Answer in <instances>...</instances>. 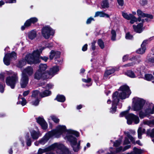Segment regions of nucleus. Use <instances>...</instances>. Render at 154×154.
<instances>
[{"label":"nucleus","instance_id":"69168bd1","mask_svg":"<svg viewBox=\"0 0 154 154\" xmlns=\"http://www.w3.org/2000/svg\"><path fill=\"white\" fill-rule=\"evenodd\" d=\"M147 40H144L142 44H141V45L142 46V47H146V45L147 44Z\"/></svg>","mask_w":154,"mask_h":154},{"label":"nucleus","instance_id":"e433bc0d","mask_svg":"<svg viewBox=\"0 0 154 154\" xmlns=\"http://www.w3.org/2000/svg\"><path fill=\"white\" fill-rule=\"evenodd\" d=\"M144 79L148 81H150L154 79V77L151 74H146L145 75Z\"/></svg>","mask_w":154,"mask_h":154},{"label":"nucleus","instance_id":"20e7f679","mask_svg":"<svg viewBox=\"0 0 154 154\" xmlns=\"http://www.w3.org/2000/svg\"><path fill=\"white\" fill-rule=\"evenodd\" d=\"M74 135L76 137L79 136L78 132L75 131L70 130L67 133L66 137H65L71 143V145L75 152H78L80 149V141L77 143V139L73 136Z\"/></svg>","mask_w":154,"mask_h":154},{"label":"nucleus","instance_id":"1a4fd4ad","mask_svg":"<svg viewBox=\"0 0 154 154\" xmlns=\"http://www.w3.org/2000/svg\"><path fill=\"white\" fill-rule=\"evenodd\" d=\"M130 20H131L130 23L131 24H133L135 22H136L137 21L142 22V23H139L137 26L134 25L133 26L134 29L136 32L139 33L141 32L142 31V27L143 26L142 23L144 22V20L142 19L141 20L140 17H138V18H137L133 15H132V17H130Z\"/></svg>","mask_w":154,"mask_h":154},{"label":"nucleus","instance_id":"2f4dec72","mask_svg":"<svg viewBox=\"0 0 154 154\" xmlns=\"http://www.w3.org/2000/svg\"><path fill=\"white\" fill-rule=\"evenodd\" d=\"M131 147L130 145H127L125 146L123 149L122 146H120L119 147L117 148L116 149V151L117 152H119L121 151L122 150L123 151L129 149Z\"/></svg>","mask_w":154,"mask_h":154},{"label":"nucleus","instance_id":"09e8293b","mask_svg":"<svg viewBox=\"0 0 154 154\" xmlns=\"http://www.w3.org/2000/svg\"><path fill=\"white\" fill-rule=\"evenodd\" d=\"M125 38L127 39H131L133 38V36L129 33H128L126 34Z\"/></svg>","mask_w":154,"mask_h":154},{"label":"nucleus","instance_id":"7c9ffc66","mask_svg":"<svg viewBox=\"0 0 154 154\" xmlns=\"http://www.w3.org/2000/svg\"><path fill=\"white\" fill-rule=\"evenodd\" d=\"M21 97V95H20L18 97V99L19 100H20V99H21L22 100V101L21 102L20 101L17 102V104H19L20 103H21L22 106H23L26 104V101L24 98Z\"/></svg>","mask_w":154,"mask_h":154},{"label":"nucleus","instance_id":"a878e982","mask_svg":"<svg viewBox=\"0 0 154 154\" xmlns=\"http://www.w3.org/2000/svg\"><path fill=\"white\" fill-rule=\"evenodd\" d=\"M145 131V129L142 128L141 127L139 128L138 131V136L139 139H141L142 138V135L144 133Z\"/></svg>","mask_w":154,"mask_h":154},{"label":"nucleus","instance_id":"6ab92c4d","mask_svg":"<svg viewBox=\"0 0 154 154\" xmlns=\"http://www.w3.org/2000/svg\"><path fill=\"white\" fill-rule=\"evenodd\" d=\"M29 81L28 76H25L22 75L20 82V85L22 88H25L27 86Z\"/></svg>","mask_w":154,"mask_h":154},{"label":"nucleus","instance_id":"412c9836","mask_svg":"<svg viewBox=\"0 0 154 154\" xmlns=\"http://www.w3.org/2000/svg\"><path fill=\"white\" fill-rule=\"evenodd\" d=\"M28 38L31 40H33L37 36V32L34 30H32L29 32L27 34Z\"/></svg>","mask_w":154,"mask_h":154},{"label":"nucleus","instance_id":"4c0bfd02","mask_svg":"<svg viewBox=\"0 0 154 154\" xmlns=\"http://www.w3.org/2000/svg\"><path fill=\"white\" fill-rule=\"evenodd\" d=\"M51 119H52L54 122L56 123H58L59 121V119L54 115H52L49 117L48 119L50 120Z\"/></svg>","mask_w":154,"mask_h":154},{"label":"nucleus","instance_id":"b1692460","mask_svg":"<svg viewBox=\"0 0 154 154\" xmlns=\"http://www.w3.org/2000/svg\"><path fill=\"white\" fill-rule=\"evenodd\" d=\"M131 61L135 62V63L132 62L128 63L127 64L124 65V66L125 67H127L133 66L135 64V63H136V61L138 60V59L135 57H134L131 59Z\"/></svg>","mask_w":154,"mask_h":154},{"label":"nucleus","instance_id":"f257e3e1","mask_svg":"<svg viewBox=\"0 0 154 154\" xmlns=\"http://www.w3.org/2000/svg\"><path fill=\"white\" fill-rule=\"evenodd\" d=\"M119 90L121 92L118 93L116 91L112 95V107L110 112L112 113H114L116 111V105L119 101V98L122 99H124L128 97L131 93L128 86L124 85L121 86Z\"/></svg>","mask_w":154,"mask_h":154},{"label":"nucleus","instance_id":"2eb2a0df","mask_svg":"<svg viewBox=\"0 0 154 154\" xmlns=\"http://www.w3.org/2000/svg\"><path fill=\"white\" fill-rule=\"evenodd\" d=\"M137 14L139 17H146L147 18L145 19V20L147 21H149L150 19H152L153 17L152 15L150 14H145L142 12L141 10L138 9L137 11Z\"/></svg>","mask_w":154,"mask_h":154},{"label":"nucleus","instance_id":"79ce46f5","mask_svg":"<svg viewBox=\"0 0 154 154\" xmlns=\"http://www.w3.org/2000/svg\"><path fill=\"white\" fill-rule=\"evenodd\" d=\"M98 44L101 49H103L104 47V43L103 41L101 39H99L98 41Z\"/></svg>","mask_w":154,"mask_h":154},{"label":"nucleus","instance_id":"338daca9","mask_svg":"<svg viewBox=\"0 0 154 154\" xmlns=\"http://www.w3.org/2000/svg\"><path fill=\"white\" fill-rule=\"evenodd\" d=\"M4 78V73H2L0 74V79L3 81Z\"/></svg>","mask_w":154,"mask_h":154},{"label":"nucleus","instance_id":"0eeeda50","mask_svg":"<svg viewBox=\"0 0 154 154\" xmlns=\"http://www.w3.org/2000/svg\"><path fill=\"white\" fill-rule=\"evenodd\" d=\"M8 75H12L11 76L7 77L5 81L6 84L10 86L12 89L14 88L16 84L18 81V77L17 73H15L11 71L8 73Z\"/></svg>","mask_w":154,"mask_h":154},{"label":"nucleus","instance_id":"a211bd4d","mask_svg":"<svg viewBox=\"0 0 154 154\" xmlns=\"http://www.w3.org/2000/svg\"><path fill=\"white\" fill-rule=\"evenodd\" d=\"M37 122L41 126L43 129H46L48 128V125L42 117H38L36 118Z\"/></svg>","mask_w":154,"mask_h":154},{"label":"nucleus","instance_id":"f03ea898","mask_svg":"<svg viewBox=\"0 0 154 154\" xmlns=\"http://www.w3.org/2000/svg\"><path fill=\"white\" fill-rule=\"evenodd\" d=\"M40 56L39 52L38 50L33 51L32 54H29L26 55L25 59L20 60L17 65L19 68H21L26 64V62L29 64L37 63L38 62Z\"/></svg>","mask_w":154,"mask_h":154},{"label":"nucleus","instance_id":"49530a36","mask_svg":"<svg viewBox=\"0 0 154 154\" xmlns=\"http://www.w3.org/2000/svg\"><path fill=\"white\" fill-rule=\"evenodd\" d=\"M145 113L146 115L152 114L151 109L150 107H148L145 110Z\"/></svg>","mask_w":154,"mask_h":154},{"label":"nucleus","instance_id":"8fccbe9b","mask_svg":"<svg viewBox=\"0 0 154 154\" xmlns=\"http://www.w3.org/2000/svg\"><path fill=\"white\" fill-rule=\"evenodd\" d=\"M146 115L145 113V112L144 113L142 111H140L139 112V116L141 118H143L144 117L146 116Z\"/></svg>","mask_w":154,"mask_h":154},{"label":"nucleus","instance_id":"f704fd0d","mask_svg":"<svg viewBox=\"0 0 154 154\" xmlns=\"http://www.w3.org/2000/svg\"><path fill=\"white\" fill-rule=\"evenodd\" d=\"M146 49V47H142L141 45L140 48L137 50V52L138 54H142L145 52Z\"/></svg>","mask_w":154,"mask_h":154},{"label":"nucleus","instance_id":"c756f323","mask_svg":"<svg viewBox=\"0 0 154 154\" xmlns=\"http://www.w3.org/2000/svg\"><path fill=\"white\" fill-rule=\"evenodd\" d=\"M125 74L131 78H134L136 77L134 73L131 70L128 71L125 73Z\"/></svg>","mask_w":154,"mask_h":154},{"label":"nucleus","instance_id":"864d4df0","mask_svg":"<svg viewBox=\"0 0 154 154\" xmlns=\"http://www.w3.org/2000/svg\"><path fill=\"white\" fill-rule=\"evenodd\" d=\"M96 43V41H94L91 43V49L93 51H94L96 47L95 46V44Z\"/></svg>","mask_w":154,"mask_h":154},{"label":"nucleus","instance_id":"13d9d810","mask_svg":"<svg viewBox=\"0 0 154 154\" xmlns=\"http://www.w3.org/2000/svg\"><path fill=\"white\" fill-rule=\"evenodd\" d=\"M117 1L119 5L122 6L123 5L124 3L123 0H117Z\"/></svg>","mask_w":154,"mask_h":154},{"label":"nucleus","instance_id":"aec40b11","mask_svg":"<svg viewBox=\"0 0 154 154\" xmlns=\"http://www.w3.org/2000/svg\"><path fill=\"white\" fill-rule=\"evenodd\" d=\"M124 133L126 136L129 138L131 142L132 143H134V138L132 137L130 134V133L132 135L135 134V132L134 131L130 130H129V132L125 131L124 132Z\"/></svg>","mask_w":154,"mask_h":154},{"label":"nucleus","instance_id":"4d7b16f0","mask_svg":"<svg viewBox=\"0 0 154 154\" xmlns=\"http://www.w3.org/2000/svg\"><path fill=\"white\" fill-rule=\"evenodd\" d=\"M53 85L51 84H48L46 86V89H49L52 88L53 86Z\"/></svg>","mask_w":154,"mask_h":154},{"label":"nucleus","instance_id":"e2e57ef3","mask_svg":"<svg viewBox=\"0 0 154 154\" xmlns=\"http://www.w3.org/2000/svg\"><path fill=\"white\" fill-rule=\"evenodd\" d=\"M88 45L87 44H85L82 48V50L83 51H85L87 50V49Z\"/></svg>","mask_w":154,"mask_h":154},{"label":"nucleus","instance_id":"0e129e2a","mask_svg":"<svg viewBox=\"0 0 154 154\" xmlns=\"http://www.w3.org/2000/svg\"><path fill=\"white\" fill-rule=\"evenodd\" d=\"M148 61L149 62L151 63H154V58L151 57V58H149L148 59Z\"/></svg>","mask_w":154,"mask_h":154},{"label":"nucleus","instance_id":"680f3d73","mask_svg":"<svg viewBox=\"0 0 154 154\" xmlns=\"http://www.w3.org/2000/svg\"><path fill=\"white\" fill-rule=\"evenodd\" d=\"M147 3V1L146 0H142L140 2V4L143 5H145Z\"/></svg>","mask_w":154,"mask_h":154},{"label":"nucleus","instance_id":"a18cd8bd","mask_svg":"<svg viewBox=\"0 0 154 154\" xmlns=\"http://www.w3.org/2000/svg\"><path fill=\"white\" fill-rule=\"evenodd\" d=\"M144 123L145 124L147 125H150L151 124H152L154 125V120L149 121H145L144 122Z\"/></svg>","mask_w":154,"mask_h":154},{"label":"nucleus","instance_id":"7ed1b4c3","mask_svg":"<svg viewBox=\"0 0 154 154\" xmlns=\"http://www.w3.org/2000/svg\"><path fill=\"white\" fill-rule=\"evenodd\" d=\"M66 131V127L64 125H59L56 129L51 131L49 132L46 134L39 141V143L44 144L49 140V138L52 136H55L58 137L63 133Z\"/></svg>","mask_w":154,"mask_h":154},{"label":"nucleus","instance_id":"774afa93","mask_svg":"<svg viewBox=\"0 0 154 154\" xmlns=\"http://www.w3.org/2000/svg\"><path fill=\"white\" fill-rule=\"evenodd\" d=\"M29 92V91H28V90L25 91L24 92L23 94V96L24 97H25V96H27V95L28 94Z\"/></svg>","mask_w":154,"mask_h":154},{"label":"nucleus","instance_id":"ea45409f","mask_svg":"<svg viewBox=\"0 0 154 154\" xmlns=\"http://www.w3.org/2000/svg\"><path fill=\"white\" fill-rule=\"evenodd\" d=\"M40 93L37 90L34 91L32 92V97L35 98H38V96H40Z\"/></svg>","mask_w":154,"mask_h":154},{"label":"nucleus","instance_id":"c9c22d12","mask_svg":"<svg viewBox=\"0 0 154 154\" xmlns=\"http://www.w3.org/2000/svg\"><path fill=\"white\" fill-rule=\"evenodd\" d=\"M122 14L123 17L125 19L128 20H130V17H132V14H128L127 13L124 12H122Z\"/></svg>","mask_w":154,"mask_h":154},{"label":"nucleus","instance_id":"cd10ccee","mask_svg":"<svg viewBox=\"0 0 154 154\" xmlns=\"http://www.w3.org/2000/svg\"><path fill=\"white\" fill-rule=\"evenodd\" d=\"M134 151L130 153H128L127 154H141L143 152L142 150L134 147Z\"/></svg>","mask_w":154,"mask_h":154},{"label":"nucleus","instance_id":"5fc2aeb1","mask_svg":"<svg viewBox=\"0 0 154 154\" xmlns=\"http://www.w3.org/2000/svg\"><path fill=\"white\" fill-rule=\"evenodd\" d=\"M5 87V85H0V92L2 93L4 92V88Z\"/></svg>","mask_w":154,"mask_h":154},{"label":"nucleus","instance_id":"f8f14e48","mask_svg":"<svg viewBox=\"0 0 154 154\" xmlns=\"http://www.w3.org/2000/svg\"><path fill=\"white\" fill-rule=\"evenodd\" d=\"M34 78L37 79H45L48 78L47 72H44L38 70L35 73Z\"/></svg>","mask_w":154,"mask_h":154},{"label":"nucleus","instance_id":"ddd939ff","mask_svg":"<svg viewBox=\"0 0 154 154\" xmlns=\"http://www.w3.org/2000/svg\"><path fill=\"white\" fill-rule=\"evenodd\" d=\"M60 70L58 66H55L51 68L48 72H47L49 79H51L57 74Z\"/></svg>","mask_w":154,"mask_h":154},{"label":"nucleus","instance_id":"3c124183","mask_svg":"<svg viewBox=\"0 0 154 154\" xmlns=\"http://www.w3.org/2000/svg\"><path fill=\"white\" fill-rule=\"evenodd\" d=\"M31 23L29 20V19L27 20L26 22L25 23V26L26 27H28L30 26Z\"/></svg>","mask_w":154,"mask_h":154},{"label":"nucleus","instance_id":"bb28decb","mask_svg":"<svg viewBox=\"0 0 154 154\" xmlns=\"http://www.w3.org/2000/svg\"><path fill=\"white\" fill-rule=\"evenodd\" d=\"M51 94V91L48 90H46L40 93V96L43 97L49 96Z\"/></svg>","mask_w":154,"mask_h":154},{"label":"nucleus","instance_id":"f3484780","mask_svg":"<svg viewBox=\"0 0 154 154\" xmlns=\"http://www.w3.org/2000/svg\"><path fill=\"white\" fill-rule=\"evenodd\" d=\"M33 72L32 68L31 66H28L23 69L22 72V75L25 76H31L33 74Z\"/></svg>","mask_w":154,"mask_h":154},{"label":"nucleus","instance_id":"9b49d317","mask_svg":"<svg viewBox=\"0 0 154 154\" xmlns=\"http://www.w3.org/2000/svg\"><path fill=\"white\" fill-rule=\"evenodd\" d=\"M16 58V54L13 51L11 53H8L5 55L3 61L5 65L8 66L10 65L11 60H15Z\"/></svg>","mask_w":154,"mask_h":154},{"label":"nucleus","instance_id":"de8ad7c7","mask_svg":"<svg viewBox=\"0 0 154 154\" xmlns=\"http://www.w3.org/2000/svg\"><path fill=\"white\" fill-rule=\"evenodd\" d=\"M31 23H34L36 22L38 20V19L36 17H32L29 19Z\"/></svg>","mask_w":154,"mask_h":154},{"label":"nucleus","instance_id":"6e6552de","mask_svg":"<svg viewBox=\"0 0 154 154\" xmlns=\"http://www.w3.org/2000/svg\"><path fill=\"white\" fill-rule=\"evenodd\" d=\"M133 100L132 107L133 110L135 111L141 110L145 103L143 99L137 97L134 98Z\"/></svg>","mask_w":154,"mask_h":154},{"label":"nucleus","instance_id":"473e14b6","mask_svg":"<svg viewBox=\"0 0 154 154\" xmlns=\"http://www.w3.org/2000/svg\"><path fill=\"white\" fill-rule=\"evenodd\" d=\"M25 138L26 139V142L27 145L28 146H30L31 144V139L29 137V135L28 134H27L25 137Z\"/></svg>","mask_w":154,"mask_h":154},{"label":"nucleus","instance_id":"c03bdc74","mask_svg":"<svg viewBox=\"0 0 154 154\" xmlns=\"http://www.w3.org/2000/svg\"><path fill=\"white\" fill-rule=\"evenodd\" d=\"M111 33L112 35L111 38L112 40V41L115 40L116 36V31L114 30H112L111 31Z\"/></svg>","mask_w":154,"mask_h":154},{"label":"nucleus","instance_id":"a19ab883","mask_svg":"<svg viewBox=\"0 0 154 154\" xmlns=\"http://www.w3.org/2000/svg\"><path fill=\"white\" fill-rule=\"evenodd\" d=\"M53 46L52 44L51 43H48L45 45V47H43L42 48V49H40L39 50L37 49L38 51L39 52V54H40L42 52V50L46 48H51Z\"/></svg>","mask_w":154,"mask_h":154},{"label":"nucleus","instance_id":"37998d69","mask_svg":"<svg viewBox=\"0 0 154 154\" xmlns=\"http://www.w3.org/2000/svg\"><path fill=\"white\" fill-rule=\"evenodd\" d=\"M123 137H122L121 138L119 139V140H116L115 142L114 143V146L115 147H117L119 146L121 144L122 139Z\"/></svg>","mask_w":154,"mask_h":154},{"label":"nucleus","instance_id":"4468645a","mask_svg":"<svg viewBox=\"0 0 154 154\" xmlns=\"http://www.w3.org/2000/svg\"><path fill=\"white\" fill-rule=\"evenodd\" d=\"M49 58L50 60H52L54 57H55V62L56 63H59V59L58 58L60 55V53L59 51H55L52 50L50 53Z\"/></svg>","mask_w":154,"mask_h":154},{"label":"nucleus","instance_id":"72a5a7b5","mask_svg":"<svg viewBox=\"0 0 154 154\" xmlns=\"http://www.w3.org/2000/svg\"><path fill=\"white\" fill-rule=\"evenodd\" d=\"M47 68V66L46 64H41L39 66V69L38 70L40 71L46 72L45 71Z\"/></svg>","mask_w":154,"mask_h":154},{"label":"nucleus","instance_id":"c85d7f7f","mask_svg":"<svg viewBox=\"0 0 154 154\" xmlns=\"http://www.w3.org/2000/svg\"><path fill=\"white\" fill-rule=\"evenodd\" d=\"M58 101L61 102H64L65 100V97L63 95H57L55 99Z\"/></svg>","mask_w":154,"mask_h":154},{"label":"nucleus","instance_id":"6e6d98bb","mask_svg":"<svg viewBox=\"0 0 154 154\" xmlns=\"http://www.w3.org/2000/svg\"><path fill=\"white\" fill-rule=\"evenodd\" d=\"M93 20H94V19L92 17H90L87 20L86 22V23L87 24H89L90 23L91 21Z\"/></svg>","mask_w":154,"mask_h":154},{"label":"nucleus","instance_id":"5701e85b","mask_svg":"<svg viewBox=\"0 0 154 154\" xmlns=\"http://www.w3.org/2000/svg\"><path fill=\"white\" fill-rule=\"evenodd\" d=\"M100 16V17H106L107 18L109 17V15L104 13L103 11H97L95 13L94 17Z\"/></svg>","mask_w":154,"mask_h":154},{"label":"nucleus","instance_id":"603ef678","mask_svg":"<svg viewBox=\"0 0 154 154\" xmlns=\"http://www.w3.org/2000/svg\"><path fill=\"white\" fill-rule=\"evenodd\" d=\"M129 138L127 136L125 137V139L124 141V145L130 143V141L128 139Z\"/></svg>","mask_w":154,"mask_h":154},{"label":"nucleus","instance_id":"dca6fc26","mask_svg":"<svg viewBox=\"0 0 154 154\" xmlns=\"http://www.w3.org/2000/svg\"><path fill=\"white\" fill-rule=\"evenodd\" d=\"M31 136L33 140H37L41 136V134L39 130L37 131L31 128H29Z\"/></svg>","mask_w":154,"mask_h":154},{"label":"nucleus","instance_id":"423d86ee","mask_svg":"<svg viewBox=\"0 0 154 154\" xmlns=\"http://www.w3.org/2000/svg\"><path fill=\"white\" fill-rule=\"evenodd\" d=\"M120 117L124 116L127 120V123L129 125L131 124L133 121L136 124L139 122L138 117L132 113H129L128 110L125 111L121 112L120 114Z\"/></svg>","mask_w":154,"mask_h":154},{"label":"nucleus","instance_id":"9d476101","mask_svg":"<svg viewBox=\"0 0 154 154\" xmlns=\"http://www.w3.org/2000/svg\"><path fill=\"white\" fill-rule=\"evenodd\" d=\"M54 31L50 26H46L42 29V35L45 39L49 38L51 35H54Z\"/></svg>","mask_w":154,"mask_h":154},{"label":"nucleus","instance_id":"58836bf2","mask_svg":"<svg viewBox=\"0 0 154 154\" xmlns=\"http://www.w3.org/2000/svg\"><path fill=\"white\" fill-rule=\"evenodd\" d=\"M147 134V135L151 137H154V128L152 130H148Z\"/></svg>","mask_w":154,"mask_h":154},{"label":"nucleus","instance_id":"4be33fe9","mask_svg":"<svg viewBox=\"0 0 154 154\" xmlns=\"http://www.w3.org/2000/svg\"><path fill=\"white\" fill-rule=\"evenodd\" d=\"M115 71V70L114 68H112L106 71L104 74V79H106L109 75L113 73Z\"/></svg>","mask_w":154,"mask_h":154},{"label":"nucleus","instance_id":"393cba45","mask_svg":"<svg viewBox=\"0 0 154 154\" xmlns=\"http://www.w3.org/2000/svg\"><path fill=\"white\" fill-rule=\"evenodd\" d=\"M101 6L103 8H109V4L108 0H103L101 4Z\"/></svg>","mask_w":154,"mask_h":154},{"label":"nucleus","instance_id":"bf43d9fd","mask_svg":"<svg viewBox=\"0 0 154 154\" xmlns=\"http://www.w3.org/2000/svg\"><path fill=\"white\" fill-rule=\"evenodd\" d=\"M39 103V101L38 99H37L35 101L32 102L33 105L36 106L38 105Z\"/></svg>","mask_w":154,"mask_h":154},{"label":"nucleus","instance_id":"052dcab7","mask_svg":"<svg viewBox=\"0 0 154 154\" xmlns=\"http://www.w3.org/2000/svg\"><path fill=\"white\" fill-rule=\"evenodd\" d=\"M82 80L84 82L88 83L91 82V78H88L87 79H82Z\"/></svg>","mask_w":154,"mask_h":154},{"label":"nucleus","instance_id":"39448f33","mask_svg":"<svg viewBox=\"0 0 154 154\" xmlns=\"http://www.w3.org/2000/svg\"><path fill=\"white\" fill-rule=\"evenodd\" d=\"M57 149V152L58 154H71L68 149L63 144L54 143L49 147L45 149L40 148L38 151V154H42L48 151Z\"/></svg>","mask_w":154,"mask_h":154}]
</instances>
